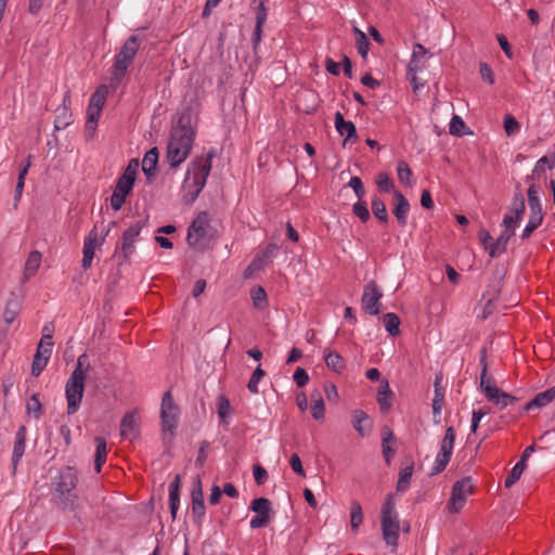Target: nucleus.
<instances>
[{
    "instance_id": "obj_1",
    "label": "nucleus",
    "mask_w": 555,
    "mask_h": 555,
    "mask_svg": "<svg viewBox=\"0 0 555 555\" xmlns=\"http://www.w3.org/2000/svg\"><path fill=\"white\" fill-rule=\"evenodd\" d=\"M195 138L191 115L182 114L172 127L167 145L166 159L171 168L179 167L190 155Z\"/></svg>"
},
{
    "instance_id": "obj_2",
    "label": "nucleus",
    "mask_w": 555,
    "mask_h": 555,
    "mask_svg": "<svg viewBox=\"0 0 555 555\" xmlns=\"http://www.w3.org/2000/svg\"><path fill=\"white\" fill-rule=\"evenodd\" d=\"M215 156L216 151L210 150L206 157H196L190 164L182 185L185 204H193L204 189L211 170V160Z\"/></svg>"
},
{
    "instance_id": "obj_3",
    "label": "nucleus",
    "mask_w": 555,
    "mask_h": 555,
    "mask_svg": "<svg viewBox=\"0 0 555 555\" xmlns=\"http://www.w3.org/2000/svg\"><path fill=\"white\" fill-rule=\"evenodd\" d=\"M78 482L75 468L66 466L62 468L52 482V493L56 504L68 511H75L78 506V496L73 491Z\"/></svg>"
},
{
    "instance_id": "obj_4",
    "label": "nucleus",
    "mask_w": 555,
    "mask_h": 555,
    "mask_svg": "<svg viewBox=\"0 0 555 555\" xmlns=\"http://www.w3.org/2000/svg\"><path fill=\"white\" fill-rule=\"evenodd\" d=\"M90 367L89 358L86 353L77 359V364L65 385L67 400V413L75 414L81 403L87 371Z\"/></svg>"
},
{
    "instance_id": "obj_5",
    "label": "nucleus",
    "mask_w": 555,
    "mask_h": 555,
    "mask_svg": "<svg viewBox=\"0 0 555 555\" xmlns=\"http://www.w3.org/2000/svg\"><path fill=\"white\" fill-rule=\"evenodd\" d=\"M480 389L489 402H492L500 409H505L518 402V398L498 388L491 376H488L487 349L480 351Z\"/></svg>"
},
{
    "instance_id": "obj_6",
    "label": "nucleus",
    "mask_w": 555,
    "mask_h": 555,
    "mask_svg": "<svg viewBox=\"0 0 555 555\" xmlns=\"http://www.w3.org/2000/svg\"><path fill=\"white\" fill-rule=\"evenodd\" d=\"M140 44L141 39L139 36L131 35L121 46L120 51L115 56V63L111 73L112 88L116 89L120 85L139 51Z\"/></svg>"
},
{
    "instance_id": "obj_7",
    "label": "nucleus",
    "mask_w": 555,
    "mask_h": 555,
    "mask_svg": "<svg viewBox=\"0 0 555 555\" xmlns=\"http://www.w3.org/2000/svg\"><path fill=\"white\" fill-rule=\"evenodd\" d=\"M380 526L383 538L387 545L396 546L398 544L400 522L396 511V500L393 493L386 495L380 512Z\"/></svg>"
},
{
    "instance_id": "obj_8",
    "label": "nucleus",
    "mask_w": 555,
    "mask_h": 555,
    "mask_svg": "<svg viewBox=\"0 0 555 555\" xmlns=\"http://www.w3.org/2000/svg\"><path fill=\"white\" fill-rule=\"evenodd\" d=\"M178 413L179 408L175 403L171 391H166L163 395L162 406H160V418L162 427L164 433V439L167 435L170 437L175 436V430L178 426Z\"/></svg>"
},
{
    "instance_id": "obj_9",
    "label": "nucleus",
    "mask_w": 555,
    "mask_h": 555,
    "mask_svg": "<svg viewBox=\"0 0 555 555\" xmlns=\"http://www.w3.org/2000/svg\"><path fill=\"white\" fill-rule=\"evenodd\" d=\"M210 220L206 211H202L193 220L188 230L186 241L193 248H202L203 242L208 236Z\"/></svg>"
},
{
    "instance_id": "obj_10",
    "label": "nucleus",
    "mask_w": 555,
    "mask_h": 555,
    "mask_svg": "<svg viewBox=\"0 0 555 555\" xmlns=\"http://www.w3.org/2000/svg\"><path fill=\"white\" fill-rule=\"evenodd\" d=\"M455 440V431L453 427H448L441 441L440 451L436 456L430 475L442 473L450 462Z\"/></svg>"
},
{
    "instance_id": "obj_11",
    "label": "nucleus",
    "mask_w": 555,
    "mask_h": 555,
    "mask_svg": "<svg viewBox=\"0 0 555 555\" xmlns=\"http://www.w3.org/2000/svg\"><path fill=\"white\" fill-rule=\"evenodd\" d=\"M473 490L474 486L472 485L470 477H464L457 480L452 487L451 498L448 503L449 509L453 513H459L464 506L467 495L470 494Z\"/></svg>"
},
{
    "instance_id": "obj_12",
    "label": "nucleus",
    "mask_w": 555,
    "mask_h": 555,
    "mask_svg": "<svg viewBox=\"0 0 555 555\" xmlns=\"http://www.w3.org/2000/svg\"><path fill=\"white\" fill-rule=\"evenodd\" d=\"M383 294L378 288L375 281H370L365 284L363 295L361 298V305L365 312L371 315H377L380 312V299Z\"/></svg>"
},
{
    "instance_id": "obj_13",
    "label": "nucleus",
    "mask_w": 555,
    "mask_h": 555,
    "mask_svg": "<svg viewBox=\"0 0 555 555\" xmlns=\"http://www.w3.org/2000/svg\"><path fill=\"white\" fill-rule=\"evenodd\" d=\"M192 517L196 525L201 526L205 516L204 493L199 476L195 479L191 491Z\"/></svg>"
},
{
    "instance_id": "obj_14",
    "label": "nucleus",
    "mask_w": 555,
    "mask_h": 555,
    "mask_svg": "<svg viewBox=\"0 0 555 555\" xmlns=\"http://www.w3.org/2000/svg\"><path fill=\"white\" fill-rule=\"evenodd\" d=\"M146 220H139L135 223L131 224L124 233H122V242H121V253L125 260L129 258V256L134 251V243L139 237L141 230L145 227Z\"/></svg>"
},
{
    "instance_id": "obj_15",
    "label": "nucleus",
    "mask_w": 555,
    "mask_h": 555,
    "mask_svg": "<svg viewBox=\"0 0 555 555\" xmlns=\"http://www.w3.org/2000/svg\"><path fill=\"white\" fill-rule=\"evenodd\" d=\"M335 128L339 135L345 137L343 145L356 143L359 140L356 126L352 121L345 120L340 112L335 113Z\"/></svg>"
},
{
    "instance_id": "obj_16",
    "label": "nucleus",
    "mask_w": 555,
    "mask_h": 555,
    "mask_svg": "<svg viewBox=\"0 0 555 555\" xmlns=\"http://www.w3.org/2000/svg\"><path fill=\"white\" fill-rule=\"evenodd\" d=\"M134 183L126 179L118 178L114 192L109 198L114 210H119L126 202L127 195L132 191Z\"/></svg>"
},
{
    "instance_id": "obj_17",
    "label": "nucleus",
    "mask_w": 555,
    "mask_h": 555,
    "mask_svg": "<svg viewBox=\"0 0 555 555\" xmlns=\"http://www.w3.org/2000/svg\"><path fill=\"white\" fill-rule=\"evenodd\" d=\"M413 472H414V460L411 455H406V456H404V459L401 463L399 478H398V482L396 486L397 492L404 493L409 489L411 478L413 476Z\"/></svg>"
},
{
    "instance_id": "obj_18",
    "label": "nucleus",
    "mask_w": 555,
    "mask_h": 555,
    "mask_svg": "<svg viewBox=\"0 0 555 555\" xmlns=\"http://www.w3.org/2000/svg\"><path fill=\"white\" fill-rule=\"evenodd\" d=\"M70 95L69 91L66 92L63 99V105L57 107L55 111L54 129L62 130L72 124V111H70Z\"/></svg>"
},
{
    "instance_id": "obj_19",
    "label": "nucleus",
    "mask_w": 555,
    "mask_h": 555,
    "mask_svg": "<svg viewBox=\"0 0 555 555\" xmlns=\"http://www.w3.org/2000/svg\"><path fill=\"white\" fill-rule=\"evenodd\" d=\"M395 207L392 214L396 216L400 227H405L408 223V214L410 211V203L400 191H393Z\"/></svg>"
},
{
    "instance_id": "obj_20",
    "label": "nucleus",
    "mask_w": 555,
    "mask_h": 555,
    "mask_svg": "<svg viewBox=\"0 0 555 555\" xmlns=\"http://www.w3.org/2000/svg\"><path fill=\"white\" fill-rule=\"evenodd\" d=\"M98 244V230L96 227H94L88 236L85 238L83 242V256L81 260V267L83 270H88L91 264L94 257V250Z\"/></svg>"
},
{
    "instance_id": "obj_21",
    "label": "nucleus",
    "mask_w": 555,
    "mask_h": 555,
    "mask_svg": "<svg viewBox=\"0 0 555 555\" xmlns=\"http://www.w3.org/2000/svg\"><path fill=\"white\" fill-rule=\"evenodd\" d=\"M120 435L126 439H135L139 437V425L134 413L128 412L122 417L120 423Z\"/></svg>"
},
{
    "instance_id": "obj_22",
    "label": "nucleus",
    "mask_w": 555,
    "mask_h": 555,
    "mask_svg": "<svg viewBox=\"0 0 555 555\" xmlns=\"http://www.w3.org/2000/svg\"><path fill=\"white\" fill-rule=\"evenodd\" d=\"M555 399V387H551L542 392H539L535 395V397L527 402L522 410L525 412H529L533 409H541L543 406H546L548 403H551Z\"/></svg>"
},
{
    "instance_id": "obj_23",
    "label": "nucleus",
    "mask_w": 555,
    "mask_h": 555,
    "mask_svg": "<svg viewBox=\"0 0 555 555\" xmlns=\"http://www.w3.org/2000/svg\"><path fill=\"white\" fill-rule=\"evenodd\" d=\"M25 441H26V427L24 425L20 426L15 434V442L12 453V465L13 472L15 473L17 468V464L21 461L24 452H25Z\"/></svg>"
},
{
    "instance_id": "obj_24",
    "label": "nucleus",
    "mask_w": 555,
    "mask_h": 555,
    "mask_svg": "<svg viewBox=\"0 0 555 555\" xmlns=\"http://www.w3.org/2000/svg\"><path fill=\"white\" fill-rule=\"evenodd\" d=\"M22 309V302L15 293H11L7 300L3 319L7 324L13 323Z\"/></svg>"
},
{
    "instance_id": "obj_25",
    "label": "nucleus",
    "mask_w": 555,
    "mask_h": 555,
    "mask_svg": "<svg viewBox=\"0 0 555 555\" xmlns=\"http://www.w3.org/2000/svg\"><path fill=\"white\" fill-rule=\"evenodd\" d=\"M352 426L361 437H365L372 427L369 415L362 410H354L352 412Z\"/></svg>"
},
{
    "instance_id": "obj_26",
    "label": "nucleus",
    "mask_w": 555,
    "mask_h": 555,
    "mask_svg": "<svg viewBox=\"0 0 555 555\" xmlns=\"http://www.w3.org/2000/svg\"><path fill=\"white\" fill-rule=\"evenodd\" d=\"M514 235V230H503L496 241L490 245V257L496 258L505 253L506 246Z\"/></svg>"
},
{
    "instance_id": "obj_27",
    "label": "nucleus",
    "mask_w": 555,
    "mask_h": 555,
    "mask_svg": "<svg viewBox=\"0 0 555 555\" xmlns=\"http://www.w3.org/2000/svg\"><path fill=\"white\" fill-rule=\"evenodd\" d=\"M392 395L393 393L390 389L389 382L387 379H382L376 397L382 412L385 413L391 408L390 399L392 398Z\"/></svg>"
},
{
    "instance_id": "obj_28",
    "label": "nucleus",
    "mask_w": 555,
    "mask_h": 555,
    "mask_svg": "<svg viewBox=\"0 0 555 555\" xmlns=\"http://www.w3.org/2000/svg\"><path fill=\"white\" fill-rule=\"evenodd\" d=\"M443 376L441 373L437 374L434 382L435 388V397L433 400V412L435 415H439L441 413L443 403H444V388L442 387Z\"/></svg>"
},
{
    "instance_id": "obj_29",
    "label": "nucleus",
    "mask_w": 555,
    "mask_h": 555,
    "mask_svg": "<svg viewBox=\"0 0 555 555\" xmlns=\"http://www.w3.org/2000/svg\"><path fill=\"white\" fill-rule=\"evenodd\" d=\"M279 247L276 244H269L261 254L256 256L250 263V268L254 269H262L264 268L269 261L275 256Z\"/></svg>"
},
{
    "instance_id": "obj_30",
    "label": "nucleus",
    "mask_w": 555,
    "mask_h": 555,
    "mask_svg": "<svg viewBox=\"0 0 555 555\" xmlns=\"http://www.w3.org/2000/svg\"><path fill=\"white\" fill-rule=\"evenodd\" d=\"M158 163V150L157 147H152L144 155L142 162V170L144 175L150 179L155 175L156 166Z\"/></svg>"
},
{
    "instance_id": "obj_31",
    "label": "nucleus",
    "mask_w": 555,
    "mask_h": 555,
    "mask_svg": "<svg viewBox=\"0 0 555 555\" xmlns=\"http://www.w3.org/2000/svg\"><path fill=\"white\" fill-rule=\"evenodd\" d=\"M540 193H541V186H539L534 183L528 188L527 194H528V205H529L530 211L543 212L542 204H541V199H540Z\"/></svg>"
},
{
    "instance_id": "obj_32",
    "label": "nucleus",
    "mask_w": 555,
    "mask_h": 555,
    "mask_svg": "<svg viewBox=\"0 0 555 555\" xmlns=\"http://www.w3.org/2000/svg\"><path fill=\"white\" fill-rule=\"evenodd\" d=\"M327 367L332 369L336 373H343L346 369L344 358L336 351H328L324 357Z\"/></svg>"
},
{
    "instance_id": "obj_33",
    "label": "nucleus",
    "mask_w": 555,
    "mask_h": 555,
    "mask_svg": "<svg viewBox=\"0 0 555 555\" xmlns=\"http://www.w3.org/2000/svg\"><path fill=\"white\" fill-rule=\"evenodd\" d=\"M95 443H96V450H95L94 466H95V470L98 473H100L102 465L106 461V455H107L106 440L103 437H96Z\"/></svg>"
},
{
    "instance_id": "obj_34",
    "label": "nucleus",
    "mask_w": 555,
    "mask_h": 555,
    "mask_svg": "<svg viewBox=\"0 0 555 555\" xmlns=\"http://www.w3.org/2000/svg\"><path fill=\"white\" fill-rule=\"evenodd\" d=\"M363 521L362 506L359 501L352 500L350 503V526L352 531L358 530Z\"/></svg>"
},
{
    "instance_id": "obj_35",
    "label": "nucleus",
    "mask_w": 555,
    "mask_h": 555,
    "mask_svg": "<svg viewBox=\"0 0 555 555\" xmlns=\"http://www.w3.org/2000/svg\"><path fill=\"white\" fill-rule=\"evenodd\" d=\"M526 210L525 199L520 192L516 193L513 197L512 206L509 208V212L507 215H512L517 220H521L524 218Z\"/></svg>"
},
{
    "instance_id": "obj_36",
    "label": "nucleus",
    "mask_w": 555,
    "mask_h": 555,
    "mask_svg": "<svg viewBox=\"0 0 555 555\" xmlns=\"http://www.w3.org/2000/svg\"><path fill=\"white\" fill-rule=\"evenodd\" d=\"M371 208H372L373 215L379 220V222H382V223L388 222L389 217H388V212L386 209V205L383 202V199H380L377 196H373L372 202H371Z\"/></svg>"
},
{
    "instance_id": "obj_37",
    "label": "nucleus",
    "mask_w": 555,
    "mask_h": 555,
    "mask_svg": "<svg viewBox=\"0 0 555 555\" xmlns=\"http://www.w3.org/2000/svg\"><path fill=\"white\" fill-rule=\"evenodd\" d=\"M107 95V88L106 86L102 85L100 86L95 92L91 95L90 102H89V108L91 109H99L102 111L105 100Z\"/></svg>"
},
{
    "instance_id": "obj_38",
    "label": "nucleus",
    "mask_w": 555,
    "mask_h": 555,
    "mask_svg": "<svg viewBox=\"0 0 555 555\" xmlns=\"http://www.w3.org/2000/svg\"><path fill=\"white\" fill-rule=\"evenodd\" d=\"M383 322H384L385 328L389 333V335H391V336L399 335L400 319L396 313L388 312V313L384 314Z\"/></svg>"
},
{
    "instance_id": "obj_39",
    "label": "nucleus",
    "mask_w": 555,
    "mask_h": 555,
    "mask_svg": "<svg viewBox=\"0 0 555 555\" xmlns=\"http://www.w3.org/2000/svg\"><path fill=\"white\" fill-rule=\"evenodd\" d=\"M41 263V253L34 250L29 254L25 263V275H34Z\"/></svg>"
},
{
    "instance_id": "obj_40",
    "label": "nucleus",
    "mask_w": 555,
    "mask_h": 555,
    "mask_svg": "<svg viewBox=\"0 0 555 555\" xmlns=\"http://www.w3.org/2000/svg\"><path fill=\"white\" fill-rule=\"evenodd\" d=\"M256 515H269L271 514V503L267 498H257L251 501L249 507Z\"/></svg>"
},
{
    "instance_id": "obj_41",
    "label": "nucleus",
    "mask_w": 555,
    "mask_h": 555,
    "mask_svg": "<svg viewBox=\"0 0 555 555\" xmlns=\"http://www.w3.org/2000/svg\"><path fill=\"white\" fill-rule=\"evenodd\" d=\"M217 412H218V415L221 420V422L225 425H228V421H227V417L230 415L231 413V404H230V401L229 399L221 395L218 397V400H217Z\"/></svg>"
},
{
    "instance_id": "obj_42",
    "label": "nucleus",
    "mask_w": 555,
    "mask_h": 555,
    "mask_svg": "<svg viewBox=\"0 0 555 555\" xmlns=\"http://www.w3.org/2000/svg\"><path fill=\"white\" fill-rule=\"evenodd\" d=\"M525 468L526 464H522V462H517L505 478L504 486L506 488H511L513 485H515L520 479Z\"/></svg>"
},
{
    "instance_id": "obj_43",
    "label": "nucleus",
    "mask_w": 555,
    "mask_h": 555,
    "mask_svg": "<svg viewBox=\"0 0 555 555\" xmlns=\"http://www.w3.org/2000/svg\"><path fill=\"white\" fill-rule=\"evenodd\" d=\"M555 164V157L553 158H550L548 156H543L541 157L535 166H534V169L532 171V175L531 176H528L527 177V180L529 179H533L534 177H540L541 173H543L545 171V167L547 166L550 169L553 168Z\"/></svg>"
},
{
    "instance_id": "obj_44",
    "label": "nucleus",
    "mask_w": 555,
    "mask_h": 555,
    "mask_svg": "<svg viewBox=\"0 0 555 555\" xmlns=\"http://www.w3.org/2000/svg\"><path fill=\"white\" fill-rule=\"evenodd\" d=\"M250 296L256 308L261 309L267 306V293L263 287H254L251 289Z\"/></svg>"
},
{
    "instance_id": "obj_45",
    "label": "nucleus",
    "mask_w": 555,
    "mask_h": 555,
    "mask_svg": "<svg viewBox=\"0 0 555 555\" xmlns=\"http://www.w3.org/2000/svg\"><path fill=\"white\" fill-rule=\"evenodd\" d=\"M266 375V372L261 369L260 365H258L255 371L253 372L250 378H249V382L247 384V388L248 390L254 393V395H257L259 392V389H258V384L259 382L261 380V378Z\"/></svg>"
},
{
    "instance_id": "obj_46",
    "label": "nucleus",
    "mask_w": 555,
    "mask_h": 555,
    "mask_svg": "<svg viewBox=\"0 0 555 555\" xmlns=\"http://www.w3.org/2000/svg\"><path fill=\"white\" fill-rule=\"evenodd\" d=\"M376 184L383 193H390L395 188L393 181L389 178L387 172H379L377 175Z\"/></svg>"
},
{
    "instance_id": "obj_47",
    "label": "nucleus",
    "mask_w": 555,
    "mask_h": 555,
    "mask_svg": "<svg viewBox=\"0 0 555 555\" xmlns=\"http://www.w3.org/2000/svg\"><path fill=\"white\" fill-rule=\"evenodd\" d=\"M49 359L50 358H48V357L36 353L34 356V360L31 363V375L35 377H38L42 373V371L46 369V366L49 362Z\"/></svg>"
},
{
    "instance_id": "obj_48",
    "label": "nucleus",
    "mask_w": 555,
    "mask_h": 555,
    "mask_svg": "<svg viewBox=\"0 0 555 555\" xmlns=\"http://www.w3.org/2000/svg\"><path fill=\"white\" fill-rule=\"evenodd\" d=\"M352 212L363 222H367L371 218L370 211L367 209L366 203L362 199H359L352 206Z\"/></svg>"
},
{
    "instance_id": "obj_49",
    "label": "nucleus",
    "mask_w": 555,
    "mask_h": 555,
    "mask_svg": "<svg viewBox=\"0 0 555 555\" xmlns=\"http://www.w3.org/2000/svg\"><path fill=\"white\" fill-rule=\"evenodd\" d=\"M26 412L34 413L35 417L38 420L41 416L42 404L39 400V395L34 393L28 402L26 403Z\"/></svg>"
},
{
    "instance_id": "obj_50",
    "label": "nucleus",
    "mask_w": 555,
    "mask_h": 555,
    "mask_svg": "<svg viewBox=\"0 0 555 555\" xmlns=\"http://www.w3.org/2000/svg\"><path fill=\"white\" fill-rule=\"evenodd\" d=\"M397 173L401 183L411 184L412 170L405 162L401 160L398 163Z\"/></svg>"
},
{
    "instance_id": "obj_51",
    "label": "nucleus",
    "mask_w": 555,
    "mask_h": 555,
    "mask_svg": "<svg viewBox=\"0 0 555 555\" xmlns=\"http://www.w3.org/2000/svg\"><path fill=\"white\" fill-rule=\"evenodd\" d=\"M465 128L466 125L463 119L459 115H453L449 126L450 134L461 137Z\"/></svg>"
},
{
    "instance_id": "obj_52",
    "label": "nucleus",
    "mask_w": 555,
    "mask_h": 555,
    "mask_svg": "<svg viewBox=\"0 0 555 555\" xmlns=\"http://www.w3.org/2000/svg\"><path fill=\"white\" fill-rule=\"evenodd\" d=\"M311 414L315 421H321L325 416V404L321 395H318V399L311 406Z\"/></svg>"
},
{
    "instance_id": "obj_53",
    "label": "nucleus",
    "mask_w": 555,
    "mask_h": 555,
    "mask_svg": "<svg viewBox=\"0 0 555 555\" xmlns=\"http://www.w3.org/2000/svg\"><path fill=\"white\" fill-rule=\"evenodd\" d=\"M138 168H139V160L138 159H131L128 163V166L125 168V170H124L122 175L120 176V178L126 179V180L134 183L135 182V178H137Z\"/></svg>"
},
{
    "instance_id": "obj_54",
    "label": "nucleus",
    "mask_w": 555,
    "mask_h": 555,
    "mask_svg": "<svg viewBox=\"0 0 555 555\" xmlns=\"http://www.w3.org/2000/svg\"><path fill=\"white\" fill-rule=\"evenodd\" d=\"M520 129L519 122L516 120V118L509 114L505 115L504 117V130L507 135H513L516 132H518Z\"/></svg>"
},
{
    "instance_id": "obj_55",
    "label": "nucleus",
    "mask_w": 555,
    "mask_h": 555,
    "mask_svg": "<svg viewBox=\"0 0 555 555\" xmlns=\"http://www.w3.org/2000/svg\"><path fill=\"white\" fill-rule=\"evenodd\" d=\"M180 504V492L169 490V507L172 520L176 519Z\"/></svg>"
},
{
    "instance_id": "obj_56",
    "label": "nucleus",
    "mask_w": 555,
    "mask_h": 555,
    "mask_svg": "<svg viewBox=\"0 0 555 555\" xmlns=\"http://www.w3.org/2000/svg\"><path fill=\"white\" fill-rule=\"evenodd\" d=\"M101 112L102 111L91 109V108L88 107V112H87L88 113V119H87V122H86V130L87 131L95 130V127H96L98 120L100 118Z\"/></svg>"
},
{
    "instance_id": "obj_57",
    "label": "nucleus",
    "mask_w": 555,
    "mask_h": 555,
    "mask_svg": "<svg viewBox=\"0 0 555 555\" xmlns=\"http://www.w3.org/2000/svg\"><path fill=\"white\" fill-rule=\"evenodd\" d=\"M489 412H490L489 408L488 409L482 408V409H478V410H474L473 411L472 427H470L472 433H476V430L478 429V426H479V423H480L481 418L485 415H487Z\"/></svg>"
},
{
    "instance_id": "obj_58",
    "label": "nucleus",
    "mask_w": 555,
    "mask_h": 555,
    "mask_svg": "<svg viewBox=\"0 0 555 555\" xmlns=\"http://www.w3.org/2000/svg\"><path fill=\"white\" fill-rule=\"evenodd\" d=\"M293 379L296 383V385L301 388V387H305L308 384L309 375H308V373L306 372L305 369L298 366L295 370V373L293 375Z\"/></svg>"
},
{
    "instance_id": "obj_59",
    "label": "nucleus",
    "mask_w": 555,
    "mask_h": 555,
    "mask_svg": "<svg viewBox=\"0 0 555 555\" xmlns=\"http://www.w3.org/2000/svg\"><path fill=\"white\" fill-rule=\"evenodd\" d=\"M348 186H350L354 191V193L359 199H362V197L364 196L365 190L363 186V182L359 177H351V179L348 182Z\"/></svg>"
},
{
    "instance_id": "obj_60",
    "label": "nucleus",
    "mask_w": 555,
    "mask_h": 555,
    "mask_svg": "<svg viewBox=\"0 0 555 555\" xmlns=\"http://www.w3.org/2000/svg\"><path fill=\"white\" fill-rule=\"evenodd\" d=\"M370 41L366 37V35H362L360 39H356V46L359 54L362 56V59L367 57V53L370 50Z\"/></svg>"
},
{
    "instance_id": "obj_61",
    "label": "nucleus",
    "mask_w": 555,
    "mask_h": 555,
    "mask_svg": "<svg viewBox=\"0 0 555 555\" xmlns=\"http://www.w3.org/2000/svg\"><path fill=\"white\" fill-rule=\"evenodd\" d=\"M52 347H53V341L48 340V338L42 337L37 347L36 353L50 358L51 353H52Z\"/></svg>"
},
{
    "instance_id": "obj_62",
    "label": "nucleus",
    "mask_w": 555,
    "mask_h": 555,
    "mask_svg": "<svg viewBox=\"0 0 555 555\" xmlns=\"http://www.w3.org/2000/svg\"><path fill=\"white\" fill-rule=\"evenodd\" d=\"M270 522V516L269 515H255L250 519V528L251 529H258L266 527Z\"/></svg>"
},
{
    "instance_id": "obj_63",
    "label": "nucleus",
    "mask_w": 555,
    "mask_h": 555,
    "mask_svg": "<svg viewBox=\"0 0 555 555\" xmlns=\"http://www.w3.org/2000/svg\"><path fill=\"white\" fill-rule=\"evenodd\" d=\"M254 478L258 486L263 485L267 481L268 473L266 468L257 464L254 466Z\"/></svg>"
},
{
    "instance_id": "obj_64",
    "label": "nucleus",
    "mask_w": 555,
    "mask_h": 555,
    "mask_svg": "<svg viewBox=\"0 0 555 555\" xmlns=\"http://www.w3.org/2000/svg\"><path fill=\"white\" fill-rule=\"evenodd\" d=\"M289 464H291V467L292 469L298 474L299 476H305V470H304V467H302V464H301V460L300 457L298 456L297 453H294L292 454L291 456V460H289Z\"/></svg>"
}]
</instances>
